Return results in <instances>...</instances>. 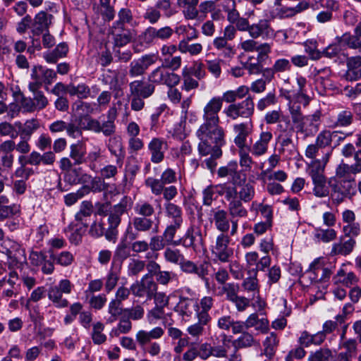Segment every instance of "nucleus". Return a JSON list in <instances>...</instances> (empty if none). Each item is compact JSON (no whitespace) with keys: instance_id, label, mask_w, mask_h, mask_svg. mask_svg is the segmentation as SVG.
I'll list each match as a JSON object with an SVG mask.
<instances>
[{"instance_id":"de8ad7c7","label":"nucleus","mask_w":361,"mask_h":361,"mask_svg":"<svg viewBox=\"0 0 361 361\" xmlns=\"http://www.w3.org/2000/svg\"><path fill=\"white\" fill-rule=\"evenodd\" d=\"M255 195L254 185L250 183H245L240 185V190L238 191L239 200L248 202L251 201Z\"/></svg>"},{"instance_id":"bb28decb","label":"nucleus","mask_w":361,"mask_h":361,"mask_svg":"<svg viewBox=\"0 0 361 361\" xmlns=\"http://www.w3.org/2000/svg\"><path fill=\"white\" fill-rule=\"evenodd\" d=\"M357 343L355 338L341 341L339 343V348H343L345 352L338 354V361H351L352 357L357 353Z\"/></svg>"},{"instance_id":"a18cd8bd","label":"nucleus","mask_w":361,"mask_h":361,"mask_svg":"<svg viewBox=\"0 0 361 361\" xmlns=\"http://www.w3.org/2000/svg\"><path fill=\"white\" fill-rule=\"evenodd\" d=\"M197 307V303L192 300L186 298H180L179 302L177 305V308L179 310L183 316H190L194 311L196 310Z\"/></svg>"},{"instance_id":"0e129e2a","label":"nucleus","mask_w":361,"mask_h":361,"mask_svg":"<svg viewBox=\"0 0 361 361\" xmlns=\"http://www.w3.org/2000/svg\"><path fill=\"white\" fill-rule=\"evenodd\" d=\"M223 106V99L220 97H214L205 104L203 111L219 115Z\"/></svg>"},{"instance_id":"473e14b6","label":"nucleus","mask_w":361,"mask_h":361,"mask_svg":"<svg viewBox=\"0 0 361 361\" xmlns=\"http://www.w3.org/2000/svg\"><path fill=\"white\" fill-rule=\"evenodd\" d=\"M108 149L117 158V161H122L125 157V150L123 146L121 137L114 136L109 138Z\"/></svg>"},{"instance_id":"f3484780","label":"nucleus","mask_w":361,"mask_h":361,"mask_svg":"<svg viewBox=\"0 0 361 361\" xmlns=\"http://www.w3.org/2000/svg\"><path fill=\"white\" fill-rule=\"evenodd\" d=\"M180 266V270L188 274H195L203 281H207V276L209 274V264L207 262L200 264L194 262L186 259L185 257L181 262Z\"/></svg>"},{"instance_id":"6ab92c4d","label":"nucleus","mask_w":361,"mask_h":361,"mask_svg":"<svg viewBox=\"0 0 361 361\" xmlns=\"http://www.w3.org/2000/svg\"><path fill=\"white\" fill-rule=\"evenodd\" d=\"M154 85L149 80H135L129 83L130 96H140L147 99L154 94Z\"/></svg>"},{"instance_id":"4468645a","label":"nucleus","mask_w":361,"mask_h":361,"mask_svg":"<svg viewBox=\"0 0 361 361\" xmlns=\"http://www.w3.org/2000/svg\"><path fill=\"white\" fill-rule=\"evenodd\" d=\"M71 283L69 280H61L59 285L51 286L48 290V298L57 307H66L68 305L66 299L62 298V294L71 292Z\"/></svg>"},{"instance_id":"1a4fd4ad","label":"nucleus","mask_w":361,"mask_h":361,"mask_svg":"<svg viewBox=\"0 0 361 361\" xmlns=\"http://www.w3.org/2000/svg\"><path fill=\"white\" fill-rule=\"evenodd\" d=\"M254 110L255 104L253 99L249 96L241 102L230 104L224 110V113L227 117L236 120L239 117L244 118H250L254 114Z\"/></svg>"},{"instance_id":"3c124183","label":"nucleus","mask_w":361,"mask_h":361,"mask_svg":"<svg viewBox=\"0 0 361 361\" xmlns=\"http://www.w3.org/2000/svg\"><path fill=\"white\" fill-rule=\"evenodd\" d=\"M92 213V204L91 202L85 201L82 203L80 211L75 214V219L81 222L85 226H88L87 218Z\"/></svg>"},{"instance_id":"09e8293b","label":"nucleus","mask_w":361,"mask_h":361,"mask_svg":"<svg viewBox=\"0 0 361 361\" xmlns=\"http://www.w3.org/2000/svg\"><path fill=\"white\" fill-rule=\"evenodd\" d=\"M134 211L137 215L148 218L155 213L154 205L147 201L137 202L134 207Z\"/></svg>"},{"instance_id":"58836bf2","label":"nucleus","mask_w":361,"mask_h":361,"mask_svg":"<svg viewBox=\"0 0 361 361\" xmlns=\"http://www.w3.org/2000/svg\"><path fill=\"white\" fill-rule=\"evenodd\" d=\"M337 43L341 47L347 46L351 49H357L361 47V41L355 35L350 33H345L341 37L336 38Z\"/></svg>"},{"instance_id":"e433bc0d","label":"nucleus","mask_w":361,"mask_h":361,"mask_svg":"<svg viewBox=\"0 0 361 361\" xmlns=\"http://www.w3.org/2000/svg\"><path fill=\"white\" fill-rule=\"evenodd\" d=\"M358 174L357 171L348 164L341 162L336 169V179H355V176Z\"/></svg>"},{"instance_id":"423d86ee","label":"nucleus","mask_w":361,"mask_h":361,"mask_svg":"<svg viewBox=\"0 0 361 361\" xmlns=\"http://www.w3.org/2000/svg\"><path fill=\"white\" fill-rule=\"evenodd\" d=\"M226 143L225 139L223 142H213L209 140H200L198 144V152L202 156L210 155V157L204 160L206 167L211 171H213L216 165V159L222 155L221 147Z\"/></svg>"},{"instance_id":"4be33fe9","label":"nucleus","mask_w":361,"mask_h":361,"mask_svg":"<svg viewBox=\"0 0 361 361\" xmlns=\"http://www.w3.org/2000/svg\"><path fill=\"white\" fill-rule=\"evenodd\" d=\"M130 223L136 231L140 233H147L152 229L153 232L157 233L159 231V224L154 223L152 219L146 216L137 215L132 219Z\"/></svg>"},{"instance_id":"e2e57ef3","label":"nucleus","mask_w":361,"mask_h":361,"mask_svg":"<svg viewBox=\"0 0 361 361\" xmlns=\"http://www.w3.org/2000/svg\"><path fill=\"white\" fill-rule=\"evenodd\" d=\"M198 322L189 326L187 329L188 333L192 337L198 338L202 336L204 331V326L209 320L202 321V317H197Z\"/></svg>"},{"instance_id":"37998d69","label":"nucleus","mask_w":361,"mask_h":361,"mask_svg":"<svg viewBox=\"0 0 361 361\" xmlns=\"http://www.w3.org/2000/svg\"><path fill=\"white\" fill-rule=\"evenodd\" d=\"M228 210L231 217H245L247 212L243 206L242 201L238 199H234L229 202Z\"/></svg>"},{"instance_id":"ddd939ff","label":"nucleus","mask_w":361,"mask_h":361,"mask_svg":"<svg viewBox=\"0 0 361 361\" xmlns=\"http://www.w3.org/2000/svg\"><path fill=\"white\" fill-rule=\"evenodd\" d=\"M252 129L253 123L251 119L233 126V131L235 134L234 143L238 149V155L243 154L244 157H246L245 149L247 150V138L252 133Z\"/></svg>"},{"instance_id":"f8f14e48","label":"nucleus","mask_w":361,"mask_h":361,"mask_svg":"<svg viewBox=\"0 0 361 361\" xmlns=\"http://www.w3.org/2000/svg\"><path fill=\"white\" fill-rule=\"evenodd\" d=\"M132 204L131 197L124 195L118 204L111 207L108 217L110 229H116L119 226L121 222V216L128 212Z\"/></svg>"},{"instance_id":"680f3d73","label":"nucleus","mask_w":361,"mask_h":361,"mask_svg":"<svg viewBox=\"0 0 361 361\" xmlns=\"http://www.w3.org/2000/svg\"><path fill=\"white\" fill-rule=\"evenodd\" d=\"M166 245H169L164 235H155L150 238L148 243L149 249L157 252L163 250Z\"/></svg>"},{"instance_id":"7c9ffc66","label":"nucleus","mask_w":361,"mask_h":361,"mask_svg":"<svg viewBox=\"0 0 361 361\" xmlns=\"http://www.w3.org/2000/svg\"><path fill=\"white\" fill-rule=\"evenodd\" d=\"M335 284H341L345 287H350L357 281V278L353 272L346 273L343 269H340L333 277Z\"/></svg>"},{"instance_id":"ea45409f","label":"nucleus","mask_w":361,"mask_h":361,"mask_svg":"<svg viewBox=\"0 0 361 361\" xmlns=\"http://www.w3.org/2000/svg\"><path fill=\"white\" fill-rule=\"evenodd\" d=\"M68 94L71 96H77L79 99H87L91 94L90 88L85 83H80L77 85L70 84Z\"/></svg>"},{"instance_id":"412c9836","label":"nucleus","mask_w":361,"mask_h":361,"mask_svg":"<svg viewBox=\"0 0 361 361\" xmlns=\"http://www.w3.org/2000/svg\"><path fill=\"white\" fill-rule=\"evenodd\" d=\"M182 241V245L186 248H192L196 250L197 245H203L204 240L200 229L195 228L194 226L190 227L183 238L180 240Z\"/></svg>"},{"instance_id":"c9c22d12","label":"nucleus","mask_w":361,"mask_h":361,"mask_svg":"<svg viewBox=\"0 0 361 361\" xmlns=\"http://www.w3.org/2000/svg\"><path fill=\"white\" fill-rule=\"evenodd\" d=\"M314 236L317 241L328 243L336 239L337 232L330 227L327 228H317L314 230Z\"/></svg>"},{"instance_id":"0eeeda50","label":"nucleus","mask_w":361,"mask_h":361,"mask_svg":"<svg viewBox=\"0 0 361 361\" xmlns=\"http://www.w3.org/2000/svg\"><path fill=\"white\" fill-rule=\"evenodd\" d=\"M331 188V197L334 202L339 204L350 195L355 189V179H336L332 178L329 180Z\"/></svg>"},{"instance_id":"4d7b16f0","label":"nucleus","mask_w":361,"mask_h":361,"mask_svg":"<svg viewBox=\"0 0 361 361\" xmlns=\"http://www.w3.org/2000/svg\"><path fill=\"white\" fill-rule=\"evenodd\" d=\"M333 356L330 349L322 348L314 352H312L308 357V361H332Z\"/></svg>"},{"instance_id":"dca6fc26","label":"nucleus","mask_w":361,"mask_h":361,"mask_svg":"<svg viewBox=\"0 0 361 361\" xmlns=\"http://www.w3.org/2000/svg\"><path fill=\"white\" fill-rule=\"evenodd\" d=\"M157 57L155 54H145L132 61L129 66V75L131 78L142 76L148 68L154 64Z\"/></svg>"},{"instance_id":"a19ab883","label":"nucleus","mask_w":361,"mask_h":361,"mask_svg":"<svg viewBox=\"0 0 361 361\" xmlns=\"http://www.w3.org/2000/svg\"><path fill=\"white\" fill-rule=\"evenodd\" d=\"M203 49L200 43L190 44L188 40H180L178 43V50L182 54L188 53L191 56L200 54Z\"/></svg>"},{"instance_id":"2eb2a0df","label":"nucleus","mask_w":361,"mask_h":361,"mask_svg":"<svg viewBox=\"0 0 361 361\" xmlns=\"http://www.w3.org/2000/svg\"><path fill=\"white\" fill-rule=\"evenodd\" d=\"M109 37L112 40L114 47H122L128 44L133 39V31L125 26L112 25L109 30Z\"/></svg>"},{"instance_id":"5701e85b","label":"nucleus","mask_w":361,"mask_h":361,"mask_svg":"<svg viewBox=\"0 0 361 361\" xmlns=\"http://www.w3.org/2000/svg\"><path fill=\"white\" fill-rule=\"evenodd\" d=\"M288 111L290 115V119L293 126L296 128L297 132L303 133L305 131L304 125L305 117L301 111L300 106L296 102H290L288 104Z\"/></svg>"},{"instance_id":"f03ea898","label":"nucleus","mask_w":361,"mask_h":361,"mask_svg":"<svg viewBox=\"0 0 361 361\" xmlns=\"http://www.w3.org/2000/svg\"><path fill=\"white\" fill-rule=\"evenodd\" d=\"M273 137L270 131H262L259 138L252 145H247V150L245 149V156L243 154L239 155L240 166L245 171H250L252 165L255 163L250 153L255 157H261L265 154L268 150L269 144Z\"/></svg>"},{"instance_id":"20e7f679","label":"nucleus","mask_w":361,"mask_h":361,"mask_svg":"<svg viewBox=\"0 0 361 361\" xmlns=\"http://www.w3.org/2000/svg\"><path fill=\"white\" fill-rule=\"evenodd\" d=\"M360 233L361 226L358 222L345 225L343 227V236L348 239L343 242V237H341V241L332 245L331 255L343 256L350 255L356 245L355 238L360 235Z\"/></svg>"},{"instance_id":"f257e3e1","label":"nucleus","mask_w":361,"mask_h":361,"mask_svg":"<svg viewBox=\"0 0 361 361\" xmlns=\"http://www.w3.org/2000/svg\"><path fill=\"white\" fill-rule=\"evenodd\" d=\"M202 119L204 122L196 133L199 140H209L213 142H223V139H225V132L219 126V115L203 111Z\"/></svg>"},{"instance_id":"774afa93","label":"nucleus","mask_w":361,"mask_h":361,"mask_svg":"<svg viewBox=\"0 0 361 361\" xmlns=\"http://www.w3.org/2000/svg\"><path fill=\"white\" fill-rule=\"evenodd\" d=\"M39 128V123L37 119L27 120L23 123L21 136L27 138L31 137V135Z\"/></svg>"},{"instance_id":"39448f33","label":"nucleus","mask_w":361,"mask_h":361,"mask_svg":"<svg viewBox=\"0 0 361 361\" xmlns=\"http://www.w3.org/2000/svg\"><path fill=\"white\" fill-rule=\"evenodd\" d=\"M164 334V330L160 326H156L150 331L141 329L135 334V341L145 353L154 357L160 353L161 345L157 342H152V340L159 339Z\"/></svg>"},{"instance_id":"72a5a7b5","label":"nucleus","mask_w":361,"mask_h":361,"mask_svg":"<svg viewBox=\"0 0 361 361\" xmlns=\"http://www.w3.org/2000/svg\"><path fill=\"white\" fill-rule=\"evenodd\" d=\"M166 215L171 219V224H183V212L181 208L174 203L165 204Z\"/></svg>"},{"instance_id":"864d4df0","label":"nucleus","mask_w":361,"mask_h":361,"mask_svg":"<svg viewBox=\"0 0 361 361\" xmlns=\"http://www.w3.org/2000/svg\"><path fill=\"white\" fill-rule=\"evenodd\" d=\"M255 343V341L252 335L248 332H243L240 337L232 342L234 348L236 350L251 347Z\"/></svg>"},{"instance_id":"f704fd0d","label":"nucleus","mask_w":361,"mask_h":361,"mask_svg":"<svg viewBox=\"0 0 361 361\" xmlns=\"http://www.w3.org/2000/svg\"><path fill=\"white\" fill-rule=\"evenodd\" d=\"M214 225L221 233H225L229 230L230 223L228 219L227 212L223 209H219L214 214Z\"/></svg>"},{"instance_id":"393cba45","label":"nucleus","mask_w":361,"mask_h":361,"mask_svg":"<svg viewBox=\"0 0 361 361\" xmlns=\"http://www.w3.org/2000/svg\"><path fill=\"white\" fill-rule=\"evenodd\" d=\"M347 71L345 78L347 80H357L361 78V56L349 57L346 60Z\"/></svg>"},{"instance_id":"a878e982","label":"nucleus","mask_w":361,"mask_h":361,"mask_svg":"<svg viewBox=\"0 0 361 361\" xmlns=\"http://www.w3.org/2000/svg\"><path fill=\"white\" fill-rule=\"evenodd\" d=\"M250 36L252 39L259 37H268L273 32L269 21L267 19H261L257 23L250 25L248 30Z\"/></svg>"},{"instance_id":"cd10ccee","label":"nucleus","mask_w":361,"mask_h":361,"mask_svg":"<svg viewBox=\"0 0 361 361\" xmlns=\"http://www.w3.org/2000/svg\"><path fill=\"white\" fill-rule=\"evenodd\" d=\"M86 146L81 142L70 145V158L73 161V164L80 165L86 161Z\"/></svg>"},{"instance_id":"5fc2aeb1","label":"nucleus","mask_w":361,"mask_h":361,"mask_svg":"<svg viewBox=\"0 0 361 361\" xmlns=\"http://www.w3.org/2000/svg\"><path fill=\"white\" fill-rule=\"evenodd\" d=\"M353 121V114L349 109H343L337 114L336 125L339 127H347Z\"/></svg>"},{"instance_id":"6e6d98bb","label":"nucleus","mask_w":361,"mask_h":361,"mask_svg":"<svg viewBox=\"0 0 361 361\" xmlns=\"http://www.w3.org/2000/svg\"><path fill=\"white\" fill-rule=\"evenodd\" d=\"M214 299L210 296H205L200 300V305L202 310L198 312L197 317H202V321L210 320V317L208 314L209 310L213 307Z\"/></svg>"},{"instance_id":"49530a36","label":"nucleus","mask_w":361,"mask_h":361,"mask_svg":"<svg viewBox=\"0 0 361 361\" xmlns=\"http://www.w3.org/2000/svg\"><path fill=\"white\" fill-rule=\"evenodd\" d=\"M158 35V28L149 26L140 35V39L142 43L150 45L159 40Z\"/></svg>"},{"instance_id":"6e6552de","label":"nucleus","mask_w":361,"mask_h":361,"mask_svg":"<svg viewBox=\"0 0 361 361\" xmlns=\"http://www.w3.org/2000/svg\"><path fill=\"white\" fill-rule=\"evenodd\" d=\"M180 76L170 71L165 66H160L148 75V80L153 85H165L169 87L176 86L180 82Z\"/></svg>"},{"instance_id":"9b49d317","label":"nucleus","mask_w":361,"mask_h":361,"mask_svg":"<svg viewBox=\"0 0 361 361\" xmlns=\"http://www.w3.org/2000/svg\"><path fill=\"white\" fill-rule=\"evenodd\" d=\"M157 283L148 275H144L140 281H136L130 286V290L134 296L145 297L147 300L152 299L153 293L157 291Z\"/></svg>"},{"instance_id":"c756f323","label":"nucleus","mask_w":361,"mask_h":361,"mask_svg":"<svg viewBox=\"0 0 361 361\" xmlns=\"http://www.w3.org/2000/svg\"><path fill=\"white\" fill-rule=\"evenodd\" d=\"M321 112L319 111H315L313 114L307 116L305 117V122L304 128L305 131L302 134L306 136L312 135L316 133L319 130L320 125Z\"/></svg>"},{"instance_id":"338daca9","label":"nucleus","mask_w":361,"mask_h":361,"mask_svg":"<svg viewBox=\"0 0 361 361\" xmlns=\"http://www.w3.org/2000/svg\"><path fill=\"white\" fill-rule=\"evenodd\" d=\"M336 135V134H331V131L330 130H323L318 134L315 142L320 148H324L331 145L332 137Z\"/></svg>"},{"instance_id":"b1692460","label":"nucleus","mask_w":361,"mask_h":361,"mask_svg":"<svg viewBox=\"0 0 361 361\" xmlns=\"http://www.w3.org/2000/svg\"><path fill=\"white\" fill-rule=\"evenodd\" d=\"M52 15L46 12L38 13L32 21L31 31L35 35H39L47 30L51 23Z\"/></svg>"},{"instance_id":"7ed1b4c3","label":"nucleus","mask_w":361,"mask_h":361,"mask_svg":"<svg viewBox=\"0 0 361 361\" xmlns=\"http://www.w3.org/2000/svg\"><path fill=\"white\" fill-rule=\"evenodd\" d=\"M107 120L100 123L98 120L88 115L80 117V124L84 125L85 130L96 133H102L105 136H111L116 132L115 120L117 117V109L113 105L107 112Z\"/></svg>"},{"instance_id":"603ef678","label":"nucleus","mask_w":361,"mask_h":361,"mask_svg":"<svg viewBox=\"0 0 361 361\" xmlns=\"http://www.w3.org/2000/svg\"><path fill=\"white\" fill-rule=\"evenodd\" d=\"M182 224H170L168 225L163 235L166 238L167 243L170 245H178L180 244V240H174V237L178 229L180 228Z\"/></svg>"},{"instance_id":"4c0bfd02","label":"nucleus","mask_w":361,"mask_h":361,"mask_svg":"<svg viewBox=\"0 0 361 361\" xmlns=\"http://www.w3.org/2000/svg\"><path fill=\"white\" fill-rule=\"evenodd\" d=\"M298 89L295 94L298 101L303 102L305 106L307 105L310 102V98L307 95V81L305 78L298 76L296 78Z\"/></svg>"},{"instance_id":"c85d7f7f","label":"nucleus","mask_w":361,"mask_h":361,"mask_svg":"<svg viewBox=\"0 0 361 361\" xmlns=\"http://www.w3.org/2000/svg\"><path fill=\"white\" fill-rule=\"evenodd\" d=\"M199 0H177L178 6L183 9V15L188 20H193L197 17L199 11L197 9V6Z\"/></svg>"},{"instance_id":"052dcab7","label":"nucleus","mask_w":361,"mask_h":361,"mask_svg":"<svg viewBox=\"0 0 361 361\" xmlns=\"http://www.w3.org/2000/svg\"><path fill=\"white\" fill-rule=\"evenodd\" d=\"M314 188L313 193L317 197H325L329 194V187L326 185V178L312 180Z\"/></svg>"},{"instance_id":"13d9d810","label":"nucleus","mask_w":361,"mask_h":361,"mask_svg":"<svg viewBox=\"0 0 361 361\" xmlns=\"http://www.w3.org/2000/svg\"><path fill=\"white\" fill-rule=\"evenodd\" d=\"M262 61H259L257 58L249 56L247 61L243 63V68L246 69L249 74H259L262 71Z\"/></svg>"},{"instance_id":"79ce46f5","label":"nucleus","mask_w":361,"mask_h":361,"mask_svg":"<svg viewBox=\"0 0 361 361\" xmlns=\"http://www.w3.org/2000/svg\"><path fill=\"white\" fill-rule=\"evenodd\" d=\"M30 78L32 81L28 84L29 90H35L36 88H40L42 86V66H34L32 68Z\"/></svg>"},{"instance_id":"8fccbe9b","label":"nucleus","mask_w":361,"mask_h":361,"mask_svg":"<svg viewBox=\"0 0 361 361\" xmlns=\"http://www.w3.org/2000/svg\"><path fill=\"white\" fill-rule=\"evenodd\" d=\"M345 315H337L334 317V320H327L326 321L322 326V332L326 336L328 334H332L334 331H336L338 325H341L345 322Z\"/></svg>"},{"instance_id":"aec40b11","label":"nucleus","mask_w":361,"mask_h":361,"mask_svg":"<svg viewBox=\"0 0 361 361\" xmlns=\"http://www.w3.org/2000/svg\"><path fill=\"white\" fill-rule=\"evenodd\" d=\"M331 152L332 150L326 153L322 160L314 159L307 165V172L312 180L326 178L324 174V169L329 161Z\"/></svg>"},{"instance_id":"a211bd4d","label":"nucleus","mask_w":361,"mask_h":361,"mask_svg":"<svg viewBox=\"0 0 361 361\" xmlns=\"http://www.w3.org/2000/svg\"><path fill=\"white\" fill-rule=\"evenodd\" d=\"M147 147L151 155V161L154 164H159L164 160L165 152L169 147L164 139L153 137L148 143Z\"/></svg>"},{"instance_id":"9d476101","label":"nucleus","mask_w":361,"mask_h":361,"mask_svg":"<svg viewBox=\"0 0 361 361\" xmlns=\"http://www.w3.org/2000/svg\"><path fill=\"white\" fill-rule=\"evenodd\" d=\"M230 237L225 233L219 234L212 245V254L221 262H229L233 255V249L229 247Z\"/></svg>"},{"instance_id":"bf43d9fd","label":"nucleus","mask_w":361,"mask_h":361,"mask_svg":"<svg viewBox=\"0 0 361 361\" xmlns=\"http://www.w3.org/2000/svg\"><path fill=\"white\" fill-rule=\"evenodd\" d=\"M121 305L118 302L111 300L108 306V312L110 316L106 319L107 323L111 324L116 322L118 317L123 312Z\"/></svg>"},{"instance_id":"69168bd1","label":"nucleus","mask_w":361,"mask_h":361,"mask_svg":"<svg viewBox=\"0 0 361 361\" xmlns=\"http://www.w3.org/2000/svg\"><path fill=\"white\" fill-rule=\"evenodd\" d=\"M146 186L151 189L152 194L159 195L164 190V183L161 179L149 177L145 180Z\"/></svg>"},{"instance_id":"2f4dec72","label":"nucleus","mask_w":361,"mask_h":361,"mask_svg":"<svg viewBox=\"0 0 361 361\" xmlns=\"http://www.w3.org/2000/svg\"><path fill=\"white\" fill-rule=\"evenodd\" d=\"M68 51V45L62 42L59 44L54 50L44 53L43 57L47 63H56L59 59L65 57Z\"/></svg>"},{"instance_id":"c03bdc74","label":"nucleus","mask_w":361,"mask_h":361,"mask_svg":"<svg viewBox=\"0 0 361 361\" xmlns=\"http://www.w3.org/2000/svg\"><path fill=\"white\" fill-rule=\"evenodd\" d=\"M184 257L181 251L176 248L168 247L164 252V259L171 264L180 265Z\"/></svg>"}]
</instances>
